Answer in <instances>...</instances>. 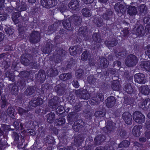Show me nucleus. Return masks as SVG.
Returning <instances> with one entry per match:
<instances>
[{
  "label": "nucleus",
  "mask_w": 150,
  "mask_h": 150,
  "mask_svg": "<svg viewBox=\"0 0 150 150\" xmlns=\"http://www.w3.org/2000/svg\"><path fill=\"white\" fill-rule=\"evenodd\" d=\"M67 52L61 47H57L53 54L54 61L60 63L67 54Z\"/></svg>",
  "instance_id": "1"
},
{
  "label": "nucleus",
  "mask_w": 150,
  "mask_h": 150,
  "mask_svg": "<svg viewBox=\"0 0 150 150\" xmlns=\"http://www.w3.org/2000/svg\"><path fill=\"white\" fill-rule=\"evenodd\" d=\"M138 62L137 58L133 54H130L128 55L125 61V63L126 65L130 67L135 66Z\"/></svg>",
  "instance_id": "2"
},
{
  "label": "nucleus",
  "mask_w": 150,
  "mask_h": 150,
  "mask_svg": "<svg viewBox=\"0 0 150 150\" xmlns=\"http://www.w3.org/2000/svg\"><path fill=\"white\" fill-rule=\"evenodd\" d=\"M75 93L78 97L84 100H88L90 97L88 91L86 89L77 90L75 91Z\"/></svg>",
  "instance_id": "3"
},
{
  "label": "nucleus",
  "mask_w": 150,
  "mask_h": 150,
  "mask_svg": "<svg viewBox=\"0 0 150 150\" xmlns=\"http://www.w3.org/2000/svg\"><path fill=\"white\" fill-rule=\"evenodd\" d=\"M40 39V34L37 31H33L30 34L29 38L31 43L35 44L38 42Z\"/></svg>",
  "instance_id": "4"
},
{
  "label": "nucleus",
  "mask_w": 150,
  "mask_h": 150,
  "mask_svg": "<svg viewBox=\"0 0 150 150\" xmlns=\"http://www.w3.org/2000/svg\"><path fill=\"white\" fill-rule=\"evenodd\" d=\"M32 59L33 57L30 55L25 56L23 54L21 57V62L24 65L28 66L30 64L32 65L33 62Z\"/></svg>",
  "instance_id": "5"
},
{
  "label": "nucleus",
  "mask_w": 150,
  "mask_h": 150,
  "mask_svg": "<svg viewBox=\"0 0 150 150\" xmlns=\"http://www.w3.org/2000/svg\"><path fill=\"white\" fill-rule=\"evenodd\" d=\"M104 97L102 93H98L89 100V103L92 105L98 104L103 100Z\"/></svg>",
  "instance_id": "6"
},
{
  "label": "nucleus",
  "mask_w": 150,
  "mask_h": 150,
  "mask_svg": "<svg viewBox=\"0 0 150 150\" xmlns=\"http://www.w3.org/2000/svg\"><path fill=\"white\" fill-rule=\"evenodd\" d=\"M133 119L137 123H143L145 121L144 115L139 112H135L133 115Z\"/></svg>",
  "instance_id": "7"
},
{
  "label": "nucleus",
  "mask_w": 150,
  "mask_h": 150,
  "mask_svg": "<svg viewBox=\"0 0 150 150\" xmlns=\"http://www.w3.org/2000/svg\"><path fill=\"white\" fill-rule=\"evenodd\" d=\"M41 4L45 8H49L56 5V0H41Z\"/></svg>",
  "instance_id": "8"
},
{
  "label": "nucleus",
  "mask_w": 150,
  "mask_h": 150,
  "mask_svg": "<svg viewBox=\"0 0 150 150\" xmlns=\"http://www.w3.org/2000/svg\"><path fill=\"white\" fill-rule=\"evenodd\" d=\"M69 51L71 55H74L81 53L82 51V48L80 45H77L70 47Z\"/></svg>",
  "instance_id": "9"
},
{
  "label": "nucleus",
  "mask_w": 150,
  "mask_h": 150,
  "mask_svg": "<svg viewBox=\"0 0 150 150\" xmlns=\"http://www.w3.org/2000/svg\"><path fill=\"white\" fill-rule=\"evenodd\" d=\"M134 81L135 82L140 84H144L146 81V79L144 74L142 73H138L134 76Z\"/></svg>",
  "instance_id": "10"
},
{
  "label": "nucleus",
  "mask_w": 150,
  "mask_h": 150,
  "mask_svg": "<svg viewBox=\"0 0 150 150\" xmlns=\"http://www.w3.org/2000/svg\"><path fill=\"white\" fill-rule=\"evenodd\" d=\"M133 33L136 34L138 36H142L145 33L144 27L142 25H140L137 28H134L133 30Z\"/></svg>",
  "instance_id": "11"
},
{
  "label": "nucleus",
  "mask_w": 150,
  "mask_h": 150,
  "mask_svg": "<svg viewBox=\"0 0 150 150\" xmlns=\"http://www.w3.org/2000/svg\"><path fill=\"white\" fill-rule=\"evenodd\" d=\"M122 117L126 124L128 125L131 124L132 116L130 113L128 112H125L122 114Z\"/></svg>",
  "instance_id": "12"
},
{
  "label": "nucleus",
  "mask_w": 150,
  "mask_h": 150,
  "mask_svg": "<svg viewBox=\"0 0 150 150\" xmlns=\"http://www.w3.org/2000/svg\"><path fill=\"white\" fill-rule=\"evenodd\" d=\"M85 124L82 121H76L73 125V129L75 131H78L80 128L85 127Z\"/></svg>",
  "instance_id": "13"
},
{
  "label": "nucleus",
  "mask_w": 150,
  "mask_h": 150,
  "mask_svg": "<svg viewBox=\"0 0 150 150\" xmlns=\"http://www.w3.org/2000/svg\"><path fill=\"white\" fill-rule=\"evenodd\" d=\"M79 3L77 0H72L68 4L70 8L76 11L79 10Z\"/></svg>",
  "instance_id": "14"
},
{
  "label": "nucleus",
  "mask_w": 150,
  "mask_h": 150,
  "mask_svg": "<svg viewBox=\"0 0 150 150\" xmlns=\"http://www.w3.org/2000/svg\"><path fill=\"white\" fill-rule=\"evenodd\" d=\"M66 86L65 84L62 83L57 85L55 87V90L58 94L60 95L64 93Z\"/></svg>",
  "instance_id": "15"
},
{
  "label": "nucleus",
  "mask_w": 150,
  "mask_h": 150,
  "mask_svg": "<svg viewBox=\"0 0 150 150\" xmlns=\"http://www.w3.org/2000/svg\"><path fill=\"white\" fill-rule=\"evenodd\" d=\"M53 47V44L50 42H47L45 46L42 49V52L48 54L52 51Z\"/></svg>",
  "instance_id": "16"
},
{
  "label": "nucleus",
  "mask_w": 150,
  "mask_h": 150,
  "mask_svg": "<svg viewBox=\"0 0 150 150\" xmlns=\"http://www.w3.org/2000/svg\"><path fill=\"white\" fill-rule=\"evenodd\" d=\"M114 9L118 13L120 12L123 13H125L126 10V8L125 6L120 3H117L115 4L114 6Z\"/></svg>",
  "instance_id": "17"
},
{
  "label": "nucleus",
  "mask_w": 150,
  "mask_h": 150,
  "mask_svg": "<svg viewBox=\"0 0 150 150\" xmlns=\"http://www.w3.org/2000/svg\"><path fill=\"white\" fill-rule=\"evenodd\" d=\"M117 43V41L115 38L108 39L104 42L105 44L108 47H114L116 45Z\"/></svg>",
  "instance_id": "18"
},
{
  "label": "nucleus",
  "mask_w": 150,
  "mask_h": 150,
  "mask_svg": "<svg viewBox=\"0 0 150 150\" xmlns=\"http://www.w3.org/2000/svg\"><path fill=\"white\" fill-rule=\"evenodd\" d=\"M59 98L57 96L54 97L52 99L50 100L49 103V106L52 109L56 108V106L59 102Z\"/></svg>",
  "instance_id": "19"
},
{
  "label": "nucleus",
  "mask_w": 150,
  "mask_h": 150,
  "mask_svg": "<svg viewBox=\"0 0 150 150\" xmlns=\"http://www.w3.org/2000/svg\"><path fill=\"white\" fill-rule=\"evenodd\" d=\"M106 106L109 108L113 107L115 103V99L113 96L108 97L106 100Z\"/></svg>",
  "instance_id": "20"
},
{
  "label": "nucleus",
  "mask_w": 150,
  "mask_h": 150,
  "mask_svg": "<svg viewBox=\"0 0 150 150\" xmlns=\"http://www.w3.org/2000/svg\"><path fill=\"white\" fill-rule=\"evenodd\" d=\"M108 62L107 59L105 58L102 57L100 59V63L98 66L101 69H104L108 67Z\"/></svg>",
  "instance_id": "21"
},
{
  "label": "nucleus",
  "mask_w": 150,
  "mask_h": 150,
  "mask_svg": "<svg viewBox=\"0 0 150 150\" xmlns=\"http://www.w3.org/2000/svg\"><path fill=\"white\" fill-rule=\"evenodd\" d=\"M62 24L64 27L68 30H71L73 28L70 20L69 18L62 21Z\"/></svg>",
  "instance_id": "22"
},
{
  "label": "nucleus",
  "mask_w": 150,
  "mask_h": 150,
  "mask_svg": "<svg viewBox=\"0 0 150 150\" xmlns=\"http://www.w3.org/2000/svg\"><path fill=\"white\" fill-rule=\"evenodd\" d=\"M127 13L131 16H134L137 13V8L134 6H130L127 8Z\"/></svg>",
  "instance_id": "23"
},
{
  "label": "nucleus",
  "mask_w": 150,
  "mask_h": 150,
  "mask_svg": "<svg viewBox=\"0 0 150 150\" xmlns=\"http://www.w3.org/2000/svg\"><path fill=\"white\" fill-rule=\"evenodd\" d=\"M78 35L81 38H85L87 35L88 33L86 27H81L79 28L78 31Z\"/></svg>",
  "instance_id": "24"
},
{
  "label": "nucleus",
  "mask_w": 150,
  "mask_h": 150,
  "mask_svg": "<svg viewBox=\"0 0 150 150\" xmlns=\"http://www.w3.org/2000/svg\"><path fill=\"white\" fill-rule=\"evenodd\" d=\"M47 76L50 77H53L58 74V72L57 69L54 68H51L47 71Z\"/></svg>",
  "instance_id": "25"
},
{
  "label": "nucleus",
  "mask_w": 150,
  "mask_h": 150,
  "mask_svg": "<svg viewBox=\"0 0 150 150\" xmlns=\"http://www.w3.org/2000/svg\"><path fill=\"white\" fill-rule=\"evenodd\" d=\"M84 137L80 135L76 137L74 139V144L76 146H80L84 140Z\"/></svg>",
  "instance_id": "26"
},
{
  "label": "nucleus",
  "mask_w": 150,
  "mask_h": 150,
  "mask_svg": "<svg viewBox=\"0 0 150 150\" xmlns=\"http://www.w3.org/2000/svg\"><path fill=\"white\" fill-rule=\"evenodd\" d=\"M105 139V136L103 135H100L97 136L94 139L95 143L96 145L101 144Z\"/></svg>",
  "instance_id": "27"
},
{
  "label": "nucleus",
  "mask_w": 150,
  "mask_h": 150,
  "mask_svg": "<svg viewBox=\"0 0 150 150\" xmlns=\"http://www.w3.org/2000/svg\"><path fill=\"white\" fill-rule=\"evenodd\" d=\"M113 13L110 9L106 10L105 13L103 15V17L105 20H109L112 17Z\"/></svg>",
  "instance_id": "28"
},
{
  "label": "nucleus",
  "mask_w": 150,
  "mask_h": 150,
  "mask_svg": "<svg viewBox=\"0 0 150 150\" xmlns=\"http://www.w3.org/2000/svg\"><path fill=\"white\" fill-rule=\"evenodd\" d=\"M141 67L144 68L147 71H150V62L148 61H142L139 63Z\"/></svg>",
  "instance_id": "29"
},
{
  "label": "nucleus",
  "mask_w": 150,
  "mask_h": 150,
  "mask_svg": "<svg viewBox=\"0 0 150 150\" xmlns=\"http://www.w3.org/2000/svg\"><path fill=\"white\" fill-rule=\"evenodd\" d=\"M71 18L74 24L76 26H79L81 23V18L76 15L71 16Z\"/></svg>",
  "instance_id": "30"
},
{
  "label": "nucleus",
  "mask_w": 150,
  "mask_h": 150,
  "mask_svg": "<svg viewBox=\"0 0 150 150\" xmlns=\"http://www.w3.org/2000/svg\"><path fill=\"white\" fill-rule=\"evenodd\" d=\"M45 78L46 76L44 73V71L43 70L39 71L37 76V79L41 82H42L45 80Z\"/></svg>",
  "instance_id": "31"
},
{
  "label": "nucleus",
  "mask_w": 150,
  "mask_h": 150,
  "mask_svg": "<svg viewBox=\"0 0 150 150\" xmlns=\"http://www.w3.org/2000/svg\"><path fill=\"white\" fill-rule=\"evenodd\" d=\"M82 14L83 16L88 17L91 16L92 13L90 10L87 8H84L81 10Z\"/></svg>",
  "instance_id": "32"
},
{
  "label": "nucleus",
  "mask_w": 150,
  "mask_h": 150,
  "mask_svg": "<svg viewBox=\"0 0 150 150\" xmlns=\"http://www.w3.org/2000/svg\"><path fill=\"white\" fill-rule=\"evenodd\" d=\"M91 57V54L88 51H85L82 53L81 55V59L82 61H85L89 59Z\"/></svg>",
  "instance_id": "33"
},
{
  "label": "nucleus",
  "mask_w": 150,
  "mask_h": 150,
  "mask_svg": "<svg viewBox=\"0 0 150 150\" xmlns=\"http://www.w3.org/2000/svg\"><path fill=\"white\" fill-rule=\"evenodd\" d=\"M147 8L146 5L144 4H141L138 7L140 13L141 14H146L147 13Z\"/></svg>",
  "instance_id": "34"
},
{
  "label": "nucleus",
  "mask_w": 150,
  "mask_h": 150,
  "mask_svg": "<svg viewBox=\"0 0 150 150\" xmlns=\"http://www.w3.org/2000/svg\"><path fill=\"white\" fill-rule=\"evenodd\" d=\"M125 91L129 94H132L134 91V90L131 84L129 83H127L124 87Z\"/></svg>",
  "instance_id": "35"
},
{
  "label": "nucleus",
  "mask_w": 150,
  "mask_h": 150,
  "mask_svg": "<svg viewBox=\"0 0 150 150\" xmlns=\"http://www.w3.org/2000/svg\"><path fill=\"white\" fill-rule=\"evenodd\" d=\"M93 22L97 25L98 27L102 26L103 24V20L100 17H96L94 18Z\"/></svg>",
  "instance_id": "36"
},
{
  "label": "nucleus",
  "mask_w": 150,
  "mask_h": 150,
  "mask_svg": "<svg viewBox=\"0 0 150 150\" xmlns=\"http://www.w3.org/2000/svg\"><path fill=\"white\" fill-rule=\"evenodd\" d=\"M140 127L137 126H135L132 129L133 134L136 137H138L140 134Z\"/></svg>",
  "instance_id": "37"
},
{
  "label": "nucleus",
  "mask_w": 150,
  "mask_h": 150,
  "mask_svg": "<svg viewBox=\"0 0 150 150\" xmlns=\"http://www.w3.org/2000/svg\"><path fill=\"white\" fill-rule=\"evenodd\" d=\"M141 92L145 95H148L150 92V90L148 86H142L140 88Z\"/></svg>",
  "instance_id": "38"
},
{
  "label": "nucleus",
  "mask_w": 150,
  "mask_h": 150,
  "mask_svg": "<svg viewBox=\"0 0 150 150\" xmlns=\"http://www.w3.org/2000/svg\"><path fill=\"white\" fill-rule=\"evenodd\" d=\"M17 110L19 114L21 115L28 116L29 115V113H28V110H26L20 107L18 108Z\"/></svg>",
  "instance_id": "39"
},
{
  "label": "nucleus",
  "mask_w": 150,
  "mask_h": 150,
  "mask_svg": "<svg viewBox=\"0 0 150 150\" xmlns=\"http://www.w3.org/2000/svg\"><path fill=\"white\" fill-rule=\"evenodd\" d=\"M55 114L53 112H51L47 114V121L50 123H52L54 121L55 118Z\"/></svg>",
  "instance_id": "40"
},
{
  "label": "nucleus",
  "mask_w": 150,
  "mask_h": 150,
  "mask_svg": "<svg viewBox=\"0 0 150 150\" xmlns=\"http://www.w3.org/2000/svg\"><path fill=\"white\" fill-rule=\"evenodd\" d=\"M111 87L114 90L116 91H119L120 87L119 82L117 80L113 81L112 82Z\"/></svg>",
  "instance_id": "41"
},
{
  "label": "nucleus",
  "mask_w": 150,
  "mask_h": 150,
  "mask_svg": "<svg viewBox=\"0 0 150 150\" xmlns=\"http://www.w3.org/2000/svg\"><path fill=\"white\" fill-rule=\"evenodd\" d=\"M92 39L94 41L98 43H100L102 41L101 36L98 33L93 34L92 36Z\"/></svg>",
  "instance_id": "42"
},
{
  "label": "nucleus",
  "mask_w": 150,
  "mask_h": 150,
  "mask_svg": "<svg viewBox=\"0 0 150 150\" xmlns=\"http://www.w3.org/2000/svg\"><path fill=\"white\" fill-rule=\"evenodd\" d=\"M72 77V75L70 73L64 74H61L59 76L60 79L62 80L65 81L69 79Z\"/></svg>",
  "instance_id": "43"
},
{
  "label": "nucleus",
  "mask_w": 150,
  "mask_h": 150,
  "mask_svg": "<svg viewBox=\"0 0 150 150\" xmlns=\"http://www.w3.org/2000/svg\"><path fill=\"white\" fill-rule=\"evenodd\" d=\"M20 14L19 12H16L14 13L13 15L12 18L13 21L15 23H17L19 22V20L18 18L20 17Z\"/></svg>",
  "instance_id": "44"
},
{
  "label": "nucleus",
  "mask_w": 150,
  "mask_h": 150,
  "mask_svg": "<svg viewBox=\"0 0 150 150\" xmlns=\"http://www.w3.org/2000/svg\"><path fill=\"white\" fill-rule=\"evenodd\" d=\"M114 126V123L110 121H108L107 122V125L106 126V128L107 129V132H110L112 131Z\"/></svg>",
  "instance_id": "45"
},
{
  "label": "nucleus",
  "mask_w": 150,
  "mask_h": 150,
  "mask_svg": "<svg viewBox=\"0 0 150 150\" xmlns=\"http://www.w3.org/2000/svg\"><path fill=\"white\" fill-rule=\"evenodd\" d=\"M35 90L33 87L30 86L28 88L25 92V94L27 96H30L33 94Z\"/></svg>",
  "instance_id": "46"
},
{
  "label": "nucleus",
  "mask_w": 150,
  "mask_h": 150,
  "mask_svg": "<svg viewBox=\"0 0 150 150\" xmlns=\"http://www.w3.org/2000/svg\"><path fill=\"white\" fill-rule=\"evenodd\" d=\"M65 109L63 106H59L56 109V114L58 115L62 114L65 112Z\"/></svg>",
  "instance_id": "47"
},
{
  "label": "nucleus",
  "mask_w": 150,
  "mask_h": 150,
  "mask_svg": "<svg viewBox=\"0 0 150 150\" xmlns=\"http://www.w3.org/2000/svg\"><path fill=\"white\" fill-rule=\"evenodd\" d=\"M87 80L88 83L91 84L95 83L96 81V79L94 77L93 75H90L88 77Z\"/></svg>",
  "instance_id": "48"
},
{
  "label": "nucleus",
  "mask_w": 150,
  "mask_h": 150,
  "mask_svg": "<svg viewBox=\"0 0 150 150\" xmlns=\"http://www.w3.org/2000/svg\"><path fill=\"white\" fill-rule=\"evenodd\" d=\"M150 104V100L147 98L144 100L142 103V107L144 108L147 107Z\"/></svg>",
  "instance_id": "49"
},
{
  "label": "nucleus",
  "mask_w": 150,
  "mask_h": 150,
  "mask_svg": "<svg viewBox=\"0 0 150 150\" xmlns=\"http://www.w3.org/2000/svg\"><path fill=\"white\" fill-rule=\"evenodd\" d=\"M105 115V112L103 110L97 111L95 112L94 115L96 117H102Z\"/></svg>",
  "instance_id": "50"
},
{
  "label": "nucleus",
  "mask_w": 150,
  "mask_h": 150,
  "mask_svg": "<svg viewBox=\"0 0 150 150\" xmlns=\"http://www.w3.org/2000/svg\"><path fill=\"white\" fill-rule=\"evenodd\" d=\"M76 61L73 59H71L67 62V67L70 68L71 67L74 66L76 63Z\"/></svg>",
  "instance_id": "51"
},
{
  "label": "nucleus",
  "mask_w": 150,
  "mask_h": 150,
  "mask_svg": "<svg viewBox=\"0 0 150 150\" xmlns=\"http://www.w3.org/2000/svg\"><path fill=\"white\" fill-rule=\"evenodd\" d=\"M68 117L70 120H75L76 118L78 117L77 114L75 112H72L69 114Z\"/></svg>",
  "instance_id": "52"
},
{
  "label": "nucleus",
  "mask_w": 150,
  "mask_h": 150,
  "mask_svg": "<svg viewBox=\"0 0 150 150\" xmlns=\"http://www.w3.org/2000/svg\"><path fill=\"white\" fill-rule=\"evenodd\" d=\"M44 141L48 144H54V138L51 137H50L49 138L47 137L45 138L44 139Z\"/></svg>",
  "instance_id": "53"
},
{
  "label": "nucleus",
  "mask_w": 150,
  "mask_h": 150,
  "mask_svg": "<svg viewBox=\"0 0 150 150\" xmlns=\"http://www.w3.org/2000/svg\"><path fill=\"white\" fill-rule=\"evenodd\" d=\"M83 70L81 69H79L76 71V74L77 78H80L83 76Z\"/></svg>",
  "instance_id": "54"
},
{
  "label": "nucleus",
  "mask_w": 150,
  "mask_h": 150,
  "mask_svg": "<svg viewBox=\"0 0 150 150\" xmlns=\"http://www.w3.org/2000/svg\"><path fill=\"white\" fill-rule=\"evenodd\" d=\"M129 145V142L128 141L125 140L122 141L120 144V146L121 147H127Z\"/></svg>",
  "instance_id": "55"
},
{
  "label": "nucleus",
  "mask_w": 150,
  "mask_h": 150,
  "mask_svg": "<svg viewBox=\"0 0 150 150\" xmlns=\"http://www.w3.org/2000/svg\"><path fill=\"white\" fill-rule=\"evenodd\" d=\"M6 76L9 78L10 80L13 81L14 79V75L12 73H11L9 71H7L6 73Z\"/></svg>",
  "instance_id": "56"
},
{
  "label": "nucleus",
  "mask_w": 150,
  "mask_h": 150,
  "mask_svg": "<svg viewBox=\"0 0 150 150\" xmlns=\"http://www.w3.org/2000/svg\"><path fill=\"white\" fill-rule=\"evenodd\" d=\"M5 32L8 35H12L13 33L14 30L12 27L7 28H5Z\"/></svg>",
  "instance_id": "57"
},
{
  "label": "nucleus",
  "mask_w": 150,
  "mask_h": 150,
  "mask_svg": "<svg viewBox=\"0 0 150 150\" xmlns=\"http://www.w3.org/2000/svg\"><path fill=\"white\" fill-rule=\"evenodd\" d=\"M35 100L37 106L42 105L43 103V100L42 99L39 98H34Z\"/></svg>",
  "instance_id": "58"
},
{
  "label": "nucleus",
  "mask_w": 150,
  "mask_h": 150,
  "mask_svg": "<svg viewBox=\"0 0 150 150\" xmlns=\"http://www.w3.org/2000/svg\"><path fill=\"white\" fill-rule=\"evenodd\" d=\"M65 119L63 117H62L57 120L56 121L57 124L61 125L65 123Z\"/></svg>",
  "instance_id": "59"
},
{
  "label": "nucleus",
  "mask_w": 150,
  "mask_h": 150,
  "mask_svg": "<svg viewBox=\"0 0 150 150\" xmlns=\"http://www.w3.org/2000/svg\"><path fill=\"white\" fill-rule=\"evenodd\" d=\"M20 75L22 77H28L30 75V73L28 71H23L20 72Z\"/></svg>",
  "instance_id": "60"
},
{
  "label": "nucleus",
  "mask_w": 150,
  "mask_h": 150,
  "mask_svg": "<svg viewBox=\"0 0 150 150\" xmlns=\"http://www.w3.org/2000/svg\"><path fill=\"white\" fill-rule=\"evenodd\" d=\"M11 93L15 95L18 94V89L17 86H13L12 87L11 91Z\"/></svg>",
  "instance_id": "61"
},
{
  "label": "nucleus",
  "mask_w": 150,
  "mask_h": 150,
  "mask_svg": "<svg viewBox=\"0 0 150 150\" xmlns=\"http://www.w3.org/2000/svg\"><path fill=\"white\" fill-rule=\"evenodd\" d=\"M115 54L117 57H118L120 56H121L122 57H124L126 56V52H115Z\"/></svg>",
  "instance_id": "62"
},
{
  "label": "nucleus",
  "mask_w": 150,
  "mask_h": 150,
  "mask_svg": "<svg viewBox=\"0 0 150 150\" xmlns=\"http://www.w3.org/2000/svg\"><path fill=\"white\" fill-rule=\"evenodd\" d=\"M82 107V104L80 103H79L74 107V109L76 111L78 112L81 110V107Z\"/></svg>",
  "instance_id": "63"
},
{
  "label": "nucleus",
  "mask_w": 150,
  "mask_h": 150,
  "mask_svg": "<svg viewBox=\"0 0 150 150\" xmlns=\"http://www.w3.org/2000/svg\"><path fill=\"white\" fill-rule=\"evenodd\" d=\"M145 53L148 57L150 58V46L148 45L145 47Z\"/></svg>",
  "instance_id": "64"
}]
</instances>
